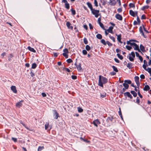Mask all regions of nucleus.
<instances>
[{"label": "nucleus", "mask_w": 151, "mask_h": 151, "mask_svg": "<svg viewBox=\"0 0 151 151\" xmlns=\"http://www.w3.org/2000/svg\"><path fill=\"white\" fill-rule=\"evenodd\" d=\"M86 49L87 51H89L91 49V47L88 45H87L86 46Z\"/></svg>", "instance_id": "nucleus-41"}, {"label": "nucleus", "mask_w": 151, "mask_h": 151, "mask_svg": "<svg viewBox=\"0 0 151 151\" xmlns=\"http://www.w3.org/2000/svg\"><path fill=\"white\" fill-rule=\"evenodd\" d=\"M63 52H64V53H68V50L67 49L65 48L63 50Z\"/></svg>", "instance_id": "nucleus-59"}, {"label": "nucleus", "mask_w": 151, "mask_h": 151, "mask_svg": "<svg viewBox=\"0 0 151 151\" xmlns=\"http://www.w3.org/2000/svg\"><path fill=\"white\" fill-rule=\"evenodd\" d=\"M83 42L85 44H87L88 43V41L87 39L86 38H84L83 39Z\"/></svg>", "instance_id": "nucleus-44"}, {"label": "nucleus", "mask_w": 151, "mask_h": 151, "mask_svg": "<svg viewBox=\"0 0 151 151\" xmlns=\"http://www.w3.org/2000/svg\"><path fill=\"white\" fill-rule=\"evenodd\" d=\"M146 19V17L144 14L142 15L141 17V19Z\"/></svg>", "instance_id": "nucleus-63"}, {"label": "nucleus", "mask_w": 151, "mask_h": 151, "mask_svg": "<svg viewBox=\"0 0 151 151\" xmlns=\"http://www.w3.org/2000/svg\"><path fill=\"white\" fill-rule=\"evenodd\" d=\"M23 102V100H21L19 102H18L16 104V107L18 108H20L21 107L22 105V102Z\"/></svg>", "instance_id": "nucleus-7"}, {"label": "nucleus", "mask_w": 151, "mask_h": 151, "mask_svg": "<svg viewBox=\"0 0 151 151\" xmlns=\"http://www.w3.org/2000/svg\"><path fill=\"white\" fill-rule=\"evenodd\" d=\"M108 82L107 79L101 75L99 76L98 85L101 87H103V84L106 83Z\"/></svg>", "instance_id": "nucleus-1"}, {"label": "nucleus", "mask_w": 151, "mask_h": 151, "mask_svg": "<svg viewBox=\"0 0 151 151\" xmlns=\"http://www.w3.org/2000/svg\"><path fill=\"white\" fill-rule=\"evenodd\" d=\"M124 95L125 96H127L130 99H132L133 98L132 96L130 94V93L129 92H126L124 93Z\"/></svg>", "instance_id": "nucleus-9"}, {"label": "nucleus", "mask_w": 151, "mask_h": 151, "mask_svg": "<svg viewBox=\"0 0 151 151\" xmlns=\"http://www.w3.org/2000/svg\"><path fill=\"white\" fill-rule=\"evenodd\" d=\"M78 111L79 113L82 112L83 111V109L81 107L78 108Z\"/></svg>", "instance_id": "nucleus-38"}, {"label": "nucleus", "mask_w": 151, "mask_h": 151, "mask_svg": "<svg viewBox=\"0 0 151 151\" xmlns=\"http://www.w3.org/2000/svg\"><path fill=\"white\" fill-rule=\"evenodd\" d=\"M62 55L66 58H67L68 57V55L67 53H63Z\"/></svg>", "instance_id": "nucleus-47"}, {"label": "nucleus", "mask_w": 151, "mask_h": 151, "mask_svg": "<svg viewBox=\"0 0 151 151\" xmlns=\"http://www.w3.org/2000/svg\"><path fill=\"white\" fill-rule=\"evenodd\" d=\"M37 64L36 63H32V69H35L37 67Z\"/></svg>", "instance_id": "nucleus-34"}, {"label": "nucleus", "mask_w": 151, "mask_h": 151, "mask_svg": "<svg viewBox=\"0 0 151 151\" xmlns=\"http://www.w3.org/2000/svg\"><path fill=\"white\" fill-rule=\"evenodd\" d=\"M66 26L69 29H73V27L71 26V24L69 22H67L66 24Z\"/></svg>", "instance_id": "nucleus-19"}, {"label": "nucleus", "mask_w": 151, "mask_h": 151, "mask_svg": "<svg viewBox=\"0 0 151 151\" xmlns=\"http://www.w3.org/2000/svg\"><path fill=\"white\" fill-rule=\"evenodd\" d=\"M129 6L130 8H134L135 7V5L134 4L131 3L129 4Z\"/></svg>", "instance_id": "nucleus-42"}, {"label": "nucleus", "mask_w": 151, "mask_h": 151, "mask_svg": "<svg viewBox=\"0 0 151 151\" xmlns=\"http://www.w3.org/2000/svg\"><path fill=\"white\" fill-rule=\"evenodd\" d=\"M116 35L117 36V40L118 42L121 43H122L121 41V34L117 35V34H116Z\"/></svg>", "instance_id": "nucleus-11"}, {"label": "nucleus", "mask_w": 151, "mask_h": 151, "mask_svg": "<svg viewBox=\"0 0 151 151\" xmlns=\"http://www.w3.org/2000/svg\"><path fill=\"white\" fill-rule=\"evenodd\" d=\"M136 103L138 104H139L140 103V99L138 97L137 98Z\"/></svg>", "instance_id": "nucleus-55"}, {"label": "nucleus", "mask_w": 151, "mask_h": 151, "mask_svg": "<svg viewBox=\"0 0 151 151\" xmlns=\"http://www.w3.org/2000/svg\"><path fill=\"white\" fill-rule=\"evenodd\" d=\"M82 53L84 55H86L87 53V51L85 50H83Z\"/></svg>", "instance_id": "nucleus-57"}, {"label": "nucleus", "mask_w": 151, "mask_h": 151, "mask_svg": "<svg viewBox=\"0 0 151 151\" xmlns=\"http://www.w3.org/2000/svg\"><path fill=\"white\" fill-rule=\"evenodd\" d=\"M101 97L102 98H104L106 96V93L105 92L101 91L100 93Z\"/></svg>", "instance_id": "nucleus-14"}, {"label": "nucleus", "mask_w": 151, "mask_h": 151, "mask_svg": "<svg viewBox=\"0 0 151 151\" xmlns=\"http://www.w3.org/2000/svg\"><path fill=\"white\" fill-rule=\"evenodd\" d=\"M137 20L138 23L139 24L140 22V20L138 16H137Z\"/></svg>", "instance_id": "nucleus-61"}, {"label": "nucleus", "mask_w": 151, "mask_h": 151, "mask_svg": "<svg viewBox=\"0 0 151 151\" xmlns=\"http://www.w3.org/2000/svg\"><path fill=\"white\" fill-rule=\"evenodd\" d=\"M63 70H65L68 72H70V70L67 68H63Z\"/></svg>", "instance_id": "nucleus-52"}, {"label": "nucleus", "mask_w": 151, "mask_h": 151, "mask_svg": "<svg viewBox=\"0 0 151 151\" xmlns=\"http://www.w3.org/2000/svg\"><path fill=\"white\" fill-rule=\"evenodd\" d=\"M126 47L127 50H130L132 49V47L131 46L128 45H126Z\"/></svg>", "instance_id": "nucleus-48"}, {"label": "nucleus", "mask_w": 151, "mask_h": 151, "mask_svg": "<svg viewBox=\"0 0 151 151\" xmlns=\"http://www.w3.org/2000/svg\"><path fill=\"white\" fill-rule=\"evenodd\" d=\"M135 81H139V77L137 76H136L134 77Z\"/></svg>", "instance_id": "nucleus-53"}, {"label": "nucleus", "mask_w": 151, "mask_h": 151, "mask_svg": "<svg viewBox=\"0 0 151 151\" xmlns=\"http://www.w3.org/2000/svg\"><path fill=\"white\" fill-rule=\"evenodd\" d=\"M49 125V122H46L45 124V130H47L48 128Z\"/></svg>", "instance_id": "nucleus-30"}, {"label": "nucleus", "mask_w": 151, "mask_h": 151, "mask_svg": "<svg viewBox=\"0 0 151 151\" xmlns=\"http://www.w3.org/2000/svg\"><path fill=\"white\" fill-rule=\"evenodd\" d=\"M150 89V87L148 85H147L145 86L144 88L143 89L144 91H147L149 90Z\"/></svg>", "instance_id": "nucleus-22"}, {"label": "nucleus", "mask_w": 151, "mask_h": 151, "mask_svg": "<svg viewBox=\"0 0 151 151\" xmlns=\"http://www.w3.org/2000/svg\"><path fill=\"white\" fill-rule=\"evenodd\" d=\"M109 37H110V38L111 40H112L114 42H115V38L113 37V36H111L110 35H109Z\"/></svg>", "instance_id": "nucleus-39"}, {"label": "nucleus", "mask_w": 151, "mask_h": 151, "mask_svg": "<svg viewBox=\"0 0 151 151\" xmlns=\"http://www.w3.org/2000/svg\"><path fill=\"white\" fill-rule=\"evenodd\" d=\"M129 14L130 15L133 17H135V14L134 12L132 10H129Z\"/></svg>", "instance_id": "nucleus-20"}, {"label": "nucleus", "mask_w": 151, "mask_h": 151, "mask_svg": "<svg viewBox=\"0 0 151 151\" xmlns=\"http://www.w3.org/2000/svg\"><path fill=\"white\" fill-rule=\"evenodd\" d=\"M149 7V6H145L142 7L141 8V9L142 10L144 11L145 9H148Z\"/></svg>", "instance_id": "nucleus-28"}, {"label": "nucleus", "mask_w": 151, "mask_h": 151, "mask_svg": "<svg viewBox=\"0 0 151 151\" xmlns=\"http://www.w3.org/2000/svg\"><path fill=\"white\" fill-rule=\"evenodd\" d=\"M140 48L141 51L144 52L145 51V47L142 45V44H141L140 45Z\"/></svg>", "instance_id": "nucleus-21"}, {"label": "nucleus", "mask_w": 151, "mask_h": 151, "mask_svg": "<svg viewBox=\"0 0 151 151\" xmlns=\"http://www.w3.org/2000/svg\"><path fill=\"white\" fill-rule=\"evenodd\" d=\"M113 27L112 26L110 27L109 29H106V30L109 32L111 34H113Z\"/></svg>", "instance_id": "nucleus-12"}, {"label": "nucleus", "mask_w": 151, "mask_h": 151, "mask_svg": "<svg viewBox=\"0 0 151 151\" xmlns=\"http://www.w3.org/2000/svg\"><path fill=\"white\" fill-rule=\"evenodd\" d=\"M139 31L140 33H141L142 35L144 37H146L143 32L142 27L141 26H140L139 28Z\"/></svg>", "instance_id": "nucleus-16"}, {"label": "nucleus", "mask_w": 151, "mask_h": 151, "mask_svg": "<svg viewBox=\"0 0 151 151\" xmlns=\"http://www.w3.org/2000/svg\"><path fill=\"white\" fill-rule=\"evenodd\" d=\"M96 37L99 39H101L102 38V35L99 34H98L96 35Z\"/></svg>", "instance_id": "nucleus-26"}, {"label": "nucleus", "mask_w": 151, "mask_h": 151, "mask_svg": "<svg viewBox=\"0 0 151 151\" xmlns=\"http://www.w3.org/2000/svg\"><path fill=\"white\" fill-rule=\"evenodd\" d=\"M11 90L14 93H17V91L16 88V87L15 86H12L11 87Z\"/></svg>", "instance_id": "nucleus-10"}, {"label": "nucleus", "mask_w": 151, "mask_h": 151, "mask_svg": "<svg viewBox=\"0 0 151 151\" xmlns=\"http://www.w3.org/2000/svg\"><path fill=\"white\" fill-rule=\"evenodd\" d=\"M117 55L118 58H119L120 60H122L123 59V58L122 55H121L119 54H117Z\"/></svg>", "instance_id": "nucleus-37"}, {"label": "nucleus", "mask_w": 151, "mask_h": 151, "mask_svg": "<svg viewBox=\"0 0 151 151\" xmlns=\"http://www.w3.org/2000/svg\"><path fill=\"white\" fill-rule=\"evenodd\" d=\"M76 68L78 71L81 72L83 71V69L81 67V65L80 63H79L78 65H77Z\"/></svg>", "instance_id": "nucleus-8"}, {"label": "nucleus", "mask_w": 151, "mask_h": 151, "mask_svg": "<svg viewBox=\"0 0 151 151\" xmlns=\"http://www.w3.org/2000/svg\"><path fill=\"white\" fill-rule=\"evenodd\" d=\"M101 42L104 45H106V42L104 39H102L101 40Z\"/></svg>", "instance_id": "nucleus-36"}, {"label": "nucleus", "mask_w": 151, "mask_h": 151, "mask_svg": "<svg viewBox=\"0 0 151 151\" xmlns=\"http://www.w3.org/2000/svg\"><path fill=\"white\" fill-rule=\"evenodd\" d=\"M93 124L96 127H98V125L100 124V122L98 119L94 120L93 122Z\"/></svg>", "instance_id": "nucleus-6"}, {"label": "nucleus", "mask_w": 151, "mask_h": 151, "mask_svg": "<svg viewBox=\"0 0 151 151\" xmlns=\"http://www.w3.org/2000/svg\"><path fill=\"white\" fill-rule=\"evenodd\" d=\"M134 97H136L137 96V94L134 91H131L130 92Z\"/></svg>", "instance_id": "nucleus-25"}, {"label": "nucleus", "mask_w": 151, "mask_h": 151, "mask_svg": "<svg viewBox=\"0 0 151 151\" xmlns=\"http://www.w3.org/2000/svg\"><path fill=\"white\" fill-rule=\"evenodd\" d=\"M92 13L97 18L99 16V10H96L94 9H93L91 10Z\"/></svg>", "instance_id": "nucleus-2"}, {"label": "nucleus", "mask_w": 151, "mask_h": 151, "mask_svg": "<svg viewBox=\"0 0 151 151\" xmlns=\"http://www.w3.org/2000/svg\"><path fill=\"white\" fill-rule=\"evenodd\" d=\"M115 17L117 19L120 21H122V20L123 18L122 16L119 14H116L115 16Z\"/></svg>", "instance_id": "nucleus-5"}, {"label": "nucleus", "mask_w": 151, "mask_h": 151, "mask_svg": "<svg viewBox=\"0 0 151 151\" xmlns=\"http://www.w3.org/2000/svg\"><path fill=\"white\" fill-rule=\"evenodd\" d=\"M44 147L43 146L41 147V146H39L38 147V151H41L43 149H44Z\"/></svg>", "instance_id": "nucleus-49"}, {"label": "nucleus", "mask_w": 151, "mask_h": 151, "mask_svg": "<svg viewBox=\"0 0 151 151\" xmlns=\"http://www.w3.org/2000/svg\"><path fill=\"white\" fill-rule=\"evenodd\" d=\"M124 83H127V84H131V81L130 80H125L124 81Z\"/></svg>", "instance_id": "nucleus-35"}, {"label": "nucleus", "mask_w": 151, "mask_h": 151, "mask_svg": "<svg viewBox=\"0 0 151 151\" xmlns=\"http://www.w3.org/2000/svg\"><path fill=\"white\" fill-rule=\"evenodd\" d=\"M142 67L145 70L148 71L149 73L151 74V68L148 67L147 68L146 65H143Z\"/></svg>", "instance_id": "nucleus-4"}, {"label": "nucleus", "mask_w": 151, "mask_h": 151, "mask_svg": "<svg viewBox=\"0 0 151 151\" xmlns=\"http://www.w3.org/2000/svg\"><path fill=\"white\" fill-rule=\"evenodd\" d=\"M106 43L109 46H111L112 45V44L109 41H107L106 42Z\"/></svg>", "instance_id": "nucleus-46"}, {"label": "nucleus", "mask_w": 151, "mask_h": 151, "mask_svg": "<svg viewBox=\"0 0 151 151\" xmlns=\"http://www.w3.org/2000/svg\"><path fill=\"white\" fill-rule=\"evenodd\" d=\"M27 49L31 52H36V50L33 48L31 47L30 46L28 47Z\"/></svg>", "instance_id": "nucleus-17"}, {"label": "nucleus", "mask_w": 151, "mask_h": 151, "mask_svg": "<svg viewBox=\"0 0 151 151\" xmlns=\"http://www.w3.org/2000/svg\"><path fill=\"white\" fill-rule=\"evenodd\" d=\"M62 2L64 3L65 4V7L67 9H69L70 6L69 4L68 3L66 0H63Z\"/></svg>", "instance_id": "nucleus-3"}, {"label": "nucleus", "mask_w": 151, "mask_h": 151, "mask_svg": "<svg viewBox=\"0 0 151 151\" xmlns=\"http://www.w3.org/2000/svg\"><path fill=\"white\" fill-rule=\"evenodd\" d=\"M21 123L22 125L24 126L26 129H27V130L30 131H32V129H31L29 128L28 127H26V126L25 125V124L22 122Z\"/></svg>", "instance_id": "nucleus-29"}, {"label": "nucleus", "mask_w": 151, "mask_h": 151, "mask_svg": "<svg viewBox=\"0 0 151 151\" xmlns=\"http://www.w3.org/2000/svg\"><path fill=\"white\" fill-rule=\"evenodd\" d=\"M66 61L67 62L69 63H70L73 62L72 60L71 59H67Z\"/></svg>", "instance_id": "nucleus-51"}, {"label": "nucleus", "mask_w": 151, "mask_h": 151, "mask_svg": "<svg viewBox=\"0 0 151 151\" xmlns=\"http://www.w3.org/2000/svg\"><path fill=\"white\" fill-rule=\"evenodd\" d=\"M99 24L100 26L102 29H105L104 25L102 23L100 22Z\"/></svg>", "instance_id": "nucleus-43"}, {"label": "nucleus", "mask_w": 151, "mask_h": 151, "mask_svg": "<svg viewBox=\"0 0 151 151\" xmlns=\"http://www.w3.org/2000/svg\"><path fill=\"white\" fill-rule=\"evenodd\" d=\"M113 119V118L112 117H108L107 119V120H108V121H110L112 122V121Z\"/></svg>", "instance_id": "nucleus-45"}, {"label": "nucleus", "mask_w": 151, "mask_h": 151, "mask_svg": "<svg viewBox=\"0 0 151 151\" xmlns=\"http://www.w3.org/2000/svg\"><path fill=\"white\" fill-rule=\"evenodd\" d=\"M112 68H113L114 70L116 72H118V70L117 69V68L115 66H112Z\"/></svg>", "instance_id": "nucleus-33"}, {"label": "nucleus", "mask_w": 151, "mask_h": 151, "mask_svg": "<svg viewBox=\"0 0 151 151\" xmlns=\"http://www.w3.org/2000/svg\"><path fill=\"white\" fill-rule=\"evenodd\" d=\"M100 2L103 5H104L106 4L107 1L106 0H100Z\"/></svg>", "instance_id": "nucleus-27"}, {"label": "nucleus", "mask_w": 151, "mask_h": 151, "mask_svg": "<svg viewBox=\"0 0 151 151\" xmlns=\"http://www.w3.org/2000/svg\"><path fill=\"white\" fill-rule=\"evenodd\" d=\"M72 79L73 80H75L77 79V76L74 75H72L71 76Z\"/></svg>", "instance_id": "nucleus-58"}, {"label": "nucleus", "mask_w": 151, "mask_h": 151, "mask_svg": "<svg viewBox=\"0 0 151 151\" xmlns=\"http://www.w3.org/2000/svg\"><path fill=\"white\" fill-rule=\"evenodd\" d=\"M118 113H119V115L120 116L121 119H123V117H122V112H121V109L120 108H119V111H118Z\"/></svg>", "instance_id": "nucleus-32"}, {"label": "nucleus", "mask_w": 151, "mask_h": 151, "mask_svg": "<svg viewBox=\"0 0 151 151\" xmlns=\"http://www.w3.org/2000/svg\"><path fill=\"white\" fill-rule=\"evenodd\" d=\"M72 14L73 15H75L76 14V11L74 10H73L72 9H71Z\"/></svg>", "instance_id": "nucleus-54"}, {"label": "nucleus", "mask_w": 151, "mask_h": 151, "mask_svg": "<svg viewBox=\"0 0 151 151\" xmlns=\"http://www.w3.org/2000/svg\"><path fill=\"white\" fill-rule=\"evenodd\" d=\"M53 111L54 112L55 115V119H57L58 117H60L59 114L55 110H54Z\"/></svg>", "instance_id": "nucleus-13"}, {"label": "nucleus", "mask_w": 151, "mask_h": 151, "mask_svg": "<svg viewBox=\"0 0 151 151\" xmlns=\"http://www.w3.org/2000/svg\"><path fill=\"white\" fill-rule=\"evenodd\" d=\"M133 64L131 63H129L127 65V67L129 69H131L133 68Z\"/></svg>", "instance_id": "nucleus-15"}, {"label": "nucleus", "mask_w": 151, "mask_h": 151, "mask_svg": "<svg viewBox=\"0 0 151 151\" xmlns=\"http://www.w3.org/2000/svg\"><path fill=\"white\" fill-rule=\"evenodd\" d=\"M129 59L131 61H133L134 60V58L130 55L129 56Z\"/></svg>", "instance_id": "nucleus-50"}, {"label": "nucleus", "mask_w": 151, "mask_h": 151, "mask_svg": "<svg viewBox=\"0 0 151 151\" xmlns=\"http://www.w3.org/2000/svg\"><path fill=\"white\" fill-rule=\"evenodd\" d=\"M133 47L134 48V50H138V48L139 47V46L137 45L136 44H135L134 46H133Z\"/></svg>", "instance_id": "nucleus-24"}, {"label": "nucleus", "mask_w": 151, "mask_h": 151, "mask_svg": "<svg viewBox=\"0 0 151 151\" xmlns=\"http://www.w3.org/2000/svg\"><path fill=\"white\" fill-rule=\"evenodd\" d=\"M94 4L96 7L98 6V2L96 0H94Z\"/></svg>", "instance_id": "nucleus-56"}, {"label": "nucleus", "mask_w": 151, "mask_h": 151, "mask_svg": "<svg viewBox=\"0 0 151 151\" xmlns=\"http://www.w3.org/2000/svg\"><path fill=\"white\" fill-rule=\"evenodd\" d=\"M138 96H139V97L140 98H142V96L140 94V93L139 92V90H138Z\"/></svg>", "instance_id": "nucleus-62"}, {"label": "nucleus", "mask_w": 151, "mask_h": 151, "mask_svg": "<svg viewBox=\"0 0 151 151\" xmlns=\"http://www.w3.org/2000/svg\"><path fill=\"white\" fill-rule=\"evenodd\" d=\"M126 89V88H122V90L121 91V93L122 94L125 91H126V89Z\"/></svg>", "instance_id": "nucleus-60"}, {"label": "nucleus", "mask_w": 151, "mask_h": 151, "mask_svg": "<svg viewBox=\"0 0 151 151\" xmlns=\"http://www.w3.org/2000/svg\"><path fill=\"white\" fill-rule=\"evenodd\" d=\"M129 55L130 56V55H132V57L134 58L135 57V55L134 53V52H132L131 54H129Z\"/></svg>", "instance_id": "nucleus-40"}, {"label": "nucleus", "mask_w": 151, "mask_h": 151, "mask_svg": "<svg viewBox=\"0 0 151 151\" xmlns=\"http://www.w3.org/2000/svg\"><path fill=\"white\" fill-rule=\"evenodd\" d=\"M87 4L88 7H89L90 9L91 10H92L93 9L92 5L90 3L88 2L87 3Z\"/></svg>", "instance_id": "nucleus-23"}, {"label": "nucleus", "mask_w": 151, "mask_h": 151, "mask_svg": "<svg viewBox=\"0 0 151 151\" xmlns=\"http://www.w3.org/2000/svg\"><path fill=\"white\" fill-rule=\"evenodd\" d=\"M123 86L125 88H126V89H128L129 86L127 83H124L123 84Z\"/></svg>", "instance_id": "nucleus-31"}, {"label": "nucleus", "mask_w": 151, "mask_h": 151, "mask_svg": "<svg viewBox=\"0 0 151 151\" xmlns=\"http://www.w3.org/2000/svg\"><path fill=\"white\" fill-rule=\"evenodd\" d=\"M110 5L114 6L116 4V2L115 0H110Z\"/></svg>", "instance_id": "nucleus-18"}, {"label": "nucleus", "mask_w": 151, "mask_h": 151, "mask_svg": "<svg viewBox=\"0 0 151 151\" xmlns=\"http://www.w3.org/2000/svg\"><path fill=\"white\" fill-rule=\"evenodd\" d=\"M140 78L142 79H144L145 78V76L143 74H142L140 76Z\"/></svg>", "instance_id": "nucleus-64"}]
</instances>
